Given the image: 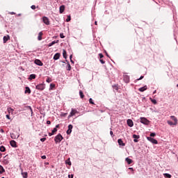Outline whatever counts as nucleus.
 I'll return each mask as SVG.
<instances>
[{
	"label": "nucleus",
	"mask_w": 178,
	"mask_h": 178,
	"mask_svg": "<svg viewBox=\"0 0 178 178\" xmlns=\"http://www.w3.org/2000/svg\"><path fill=\"white\" fill-rule=\"evenodd\" d=\"M62 140H63V136H62L60 134H58L54 138V141L56 144H58V143H60Z\"/></svg>",
	"instance_id": "nucleus-1"
},
{
	"label": "nucleus",
	"mask_w": 178,
	"mask_h": 178,
	"mask_svg": "<svg viewBox=\"0 0 178 178\" xmlns=\"http://www.w3.org/2000/svg\"><path fill=\"white\" fill-rule=\"evenodd\" d=\"M140 123H143V124H146V126H148L149 124V120L147 119L146 118L141 117L140 118Z\"/></svg>",
	"instance_id": "nucleus-2"
},
{
	"label": "nucleus",
	"mask_w": 178,
	"mask_h": 178,
	"mask_svg": "<svg viewBox=\"0 0 178 178\" xmlns=\"http://www.w3.org/2000/svg\"><path fill=\"white\" fill-rule=\"evenodd\" d=\"M35 88L40 91H43V90H45V85L43 83H40L35 86Z\"/></svg>",
	"instance_id": "nucleus-3"
},
{
	"label": "nucleus",
	"mask_w": 178,
	"mask_h": 178,
	"mask_svg": "<svg viewBox=\"0 0 178 178\" xmlns=\"http://www.w3.org/2000/svg\"><path fill=\"white\" fill-rule=\"evenodd\" d=\"M147 139L148 141H150V143H152V144H158V140L154 139L153 138L147 137Z\"/></svg>",
	"instance_id": "nucleus-4"
},
{
	"label": "nucleus",
	"mask_w": 178,
	"mask_h": 178,
	"mask_svg": "<svg viewBox=\"0 0 178 178\" xmlns=\"http://www.w3.org/2000/svg\"><path fill=\"white\" fill-rule=\"evenodd\" d=\"M77 113V110L72 108V111L68 116V118H72V116H74Z\"/></svg>",
	"instance_id": "nucleus-5"
},
{
	"label": "nucleus",
	"mask_w": 178,
	"mask_h": 178,
	"mask_svg": "<svg viewBox=\"0 0 178 178\" xmlns=\"http://www.w3.org/2000/svg\"><path fill=\"white\" fill-rule=\"evenodd\" d=\"M127 124L129 126V127H133L134 126V123L133 122V120L131 119L127 120Z\"/></svg>",
	"instance_id": "nucleus-6"
},
{
	"label": "nucleus",
	"mask_w": 178,
	"mask_h": 178,
	"mask_svg": "<svg viewBox=\"0 0 178 178\" xmlns=\"http://www.w3.org/2000/svg\"><path fill=\"white\" fill-rule=\"evenodd\" d=\"M42 20L44 24H47V26H49V19H48V17H43Z\"/></svg>",
	"instance_id": "nucleus-7"
},
{
	"label": "nucleus",
	"mask_w": 178,
	"mask_h": 178,
	"mask_svg": "<svg viewBox=\"0 0 178 178\" xmlns=\"http://www.w3.org/2000/svg\"><path fill=\"white\" fill-rule=\"evenodd\" d=\"M34 63H35V65H38V66H42L44 65L42 62L39 59L35 60Z\"/></svg>",
	"instance_id": "nucleus-8"
},
{
	"label": "nucleus",
	"mask_w": 178,
	"mask_h": 178,
	"mask_svg": "<svg viewBox=\"0 0 178 178\" xmlns=\"http://www.w3.org/2000/svg\"><path fill=\"white\" fill-rule=\"evenodd\" d=\"M10 145L11 147H13V148H17V144L16 143V141H15V140H11V141H10Z\"/></svg>",
	"instance_id": "nucleus-9"
},
{
	"label": "nucleus",
	"mask_w": 178,
	"mask_h": 178,
	"mask_svg": "<svg viewBox=\"0 0 178 178\" xmlns=\"http://www.w3.org/2000/svg\"><path fill=\"white\" fill-rule=\"evenodd\" d=\"M73 129V125L69 124L68 125V129L67 131V134H72V129Z\"/></svg>",
	"instance_id": "nucleus-10"
},
{
	"label": "nucleus",
	"mask_w": 178,
	"mask_h": 178,
	"mask_svg": "<svg viewBox=\"0 0 178 178\" xmlns=\"http://www.w3.org/2000/svg\"><path fill=\"white\" fill-rule=\"evenodd\" d=\"M9 40H10V36H9V35L4 36L3 37V43L6 44V42H8V41H9Z\"/></svg>",
	"instance_id": "nucleus-11"
},
{
	"label": "nucleus",
	"mask_w": 178,
	"mask_h": 178,
	"mask_svg": "<svg viewBox=\"0 0 178 178\" xmlns=\"http://www.w3.org/2000/svg\"><path fill=\"white\" fill-rule=\"evenodd\" d=\"M170 118L172 119V120H174V126H177V118L175 116V115H172L170 117Z\"/></svg>",
	"instance_id": "nucleus-12"
},
{
	"label": "nucleus",
	"mask_w": 178,
	"mask_h": 178,
	"mask_svg": "<svg viewBox=\"0 0 178 178\" xmlns=\"http://www.w3.org/2000/svg\"><path fill=\"white\" fill-rule=\"evenodd\" d=\"M133 138H134V142L137 143L138 141V139L140 138V135L134 134L133 135Z\"/></svg>",
	"instance_id": "nucleus-13"
},
{
	"label": "nucleus",
	"mask_w": 178,
	"mask_h": 178,
	"mask_svg": "<svg viewBox=\"0 0 178 178\" xmlns=\"http://www.w3.org/2000/svg\"><path fill=\"white\" fill-rule=\"evenodd\" d=\"M65 5H62L60 6L59 12L60 14L63 13L65 12Z\"/></svg>",
	"instance_id": "nucleus-14"
},
{
	"label": "nucleus",
	"mask_w": 178,
	"mask_h": 178,
	"mask_svg": "<svg viewBox=\"0 0 178 178\" xmlns=\"http://www.w3.org/2000/svg\"><path fill=\"white\" fill-rule=\"evenodd\" d=\"M59 58H60V53H56L54 56V60H58V59H59Z\"/></svg>",
	"instance_id": "nucleus-15"
},
{
	"label": "nucleus",
	"mask_w": 178,
	"mask_h": 178,
	"mask_svg": "<svg viewBox=\"0 0 178 178\" xmlns=\"http://www.w3.org/2000/svg\"><path fill=\"white\" fill-rule=\"evenodd\" d=\"M147 89H148V87H147V86H145L142 88H140L138 90L139 91H140V92H144V91H145Z\"/></svg>",
	"instance_id": "nucleus-16"
},
{
	"label": "nucleus",
	"mask_w": 178,
	"mask_h": 178,
	"mask_svg": "<svg viewBox=\"0 0 178 178\" xmlns=\"http://www.w3.org/2000/svg\"><path fill=\"white\" fill-rule=\"evenodd\" d=\"M118 143L119 145H121L122 147H124V145H126V144H124V143H123V140L122 139H118Z\"/></svg>",
	"instance_id": "nucleus-17"
},
{
	"label": "nucleus",
	"mask_w": 178,
	"mask_h": 178,
	"mask_svg": "<svg viewBox=\"0 0 178 178\" xmlns=\"http://www.w3.org/2000/svg\"><path fill=\"white\" fill-rule=\"evenodd\" d=\"M59 42V40H54L53 42H51V43H49L48 44V47H52V45H55V44H58Z\"/></svg>",
	"instance_id": "nucleus-18"
},
{
	"label": "nucleus",
	"mask_w": 178,
	"mask_h": 178,
	"mask_svg": "<svg viewBox=\"0 0 178 178\" xmlns=\"http://www.w3.org/2000/svg\"><path fill=\"white\" fill-rule=\"evenodd\" d=\"M125 161L128 165H131V163H133V160H131V159L126 158Z\"/></svg>",
	"instance_id": "nucleus-19"
},
{
	"label": "nucleus",
	"mask_w": 178,
	"mask_h": 178,
	"mask_svg": "<svg viewBox=\"0 0 178 178\" xmlns=\"http://www.w3.org/2000/svg\"><path fill=\"white\" fill-rule=\"evenodd\" d=\"M25 94H31V90H30V88L29 87L25 88Z\"/></svg>",
	"instance_id": "nucleus-20"
},
{
	"label": "nucleus",
	"mask_w": 178,
	"mask_h": 178,
	"mask_svg": "<svg viewBox=\"0 0 178 178\" xmlns=\"http://www.w3.org/2000/svg\"><path fill=\"white\" fill-rule=\"evenodd\" d=\"M42 35H43L42 32L39 33L38 36V40L39 41H41V40H42Z\"/></svg>",
	"instance_id": "nucleus-21"
},
{
	"label": "nucleus",
	"mask_w": 178,
	"mask_h": 178,
	"mask_svg": "<svg viewBox=\"0 0 178 178\" xmlns=\"http://www.w3.org/2000/svg\"><path fill=\"white\" fill-rule=\"evenodd\" d=\"M63 56L65 59L67 58V54L66 50L65 49L63 50Z\"/></svg>",
	"instance_id": "nucleus-22"
},
{
	"label": "nucleus",
	"mask_w": 178,
	"mask_h": 178,
	"mask_svg": "<svg viewBox=\"0 0 178 178\" xmlns=\"http://www.w3.org/2000/svg\"><path fill=\"white\" fill-rule=\"evenodd\" d=\"M0 151H1V152H5V151H6V147H5V146H3V145L1 146Z\"/></svg>",
	"instance_id": "nucleus-23"
},
{
	"label": "nucleus",
	"mask_w": 178,
	"mask_h": 178,
	"mask_svg": "<svg viewBox=\"0 0 178 178\" xmlns=\"http://www.w3.org/2000/svg\"><path fill=\"white\" fill-rule=\"evenodd\" d=\"M28 173H27V172H22V177H24V178H27L28 177Z\"/></svg>",
	"instance_id": "nucleus-24"
},
{
	"label": "nucleus",
	"mask_w": 178,
	"mask_h": 178,
	"mask_svg": "<svg viewBox=\"0 0 178 178\" xmlns=\"http://www.w3.org/2000/svg\"><path fill=\"white\" fill-rule=\"evenodd\" d=\"M164 177L165 178H172V175L170 174L164 173L163 174Z\"/></svg>",
	"instance_id": "nucleus-25"
},
{
	"label": "nucleus",
	"mask_w": 178,
	"mask_h": 178,
	"mask_svg": "<svg viewBox=\"0 0 178 178\" xmlns=\"http://www.w3.org/2000/svg\"><path fill=\"white\" fill-rule=\"evenodd\" d=\"M5 172V169L2 165H0V173L2 174Z\"/></svg>",
	"instance_id": "nucleus-26"
},
{
	"label": "nucleus",
	"mask_w": 178,
	"mask_h": 178,
	"mask_svg": "<svg viewBox=\"0 0 178 178\" xmlns=\"http://www.w3.org/2000/svg\"><path fill=\"white\" fill-rule=\"evenodd\" d=\"M29 79H30V80H33V79H35V74H31L29 76Z\"/></svg>",
	"instance_id": "nucleus-27"
},
{
	"label": "nucleus",
	"mask_w": 178,
	"mask_h": 178,
	"mask_svg": "<svg viewBox=\"0 0 178 178\" xmlns=\"http://www.w3.org/2000/svg\"><path fill=\"white\" fill-rule=\"evenodd\" d=\"M67 70H68L69 72H70V70H72V66L70 65V63H67Z\"/></svg>",
	"instance_id": "nucleus-28"
},
{
	"label": "nucleus",
	"mask_w": 178,
	"mask_h": 178,
	"mask_svg": "<svg viewBox=\"0 0 178 178\" xmlns=\"http://www.w3.org/2000/svg\"><path fill=\"white\" fill-rule=\"evenodd\" d=\"M70 159H68V160H67V161H65V163H66L67 165H69L70 166H71V165H72V162H70Z\"/></svg>",
	"instance_id": "nucleus-29"
},
{
	"label": "nucleus",
	"mask_w": 178,
	"mask_h": 178,
	"mask_svg": "<svg viewBox=\"0 0 178 178\" xmlns=\"http://www.w3.org/2000/svg\"><path fill=\"white\" fill-rule=\"evenodd\" d=\"M79 95L81 98H84V94L83 93V91L80 90L79 91Z\"/></svg>",
	"instance_id": "nucleus-30"
},
{
	"label": "nucleus",
	"mask_w": 178,
	"mask_h": 178,
	"mask_svg": "<svg viewBox=\"0 0 178 178\" xmlns=\"http://www.w3.org/2000/svg\"><path fill=\"white\" fill-rule=\"evenodd\" d=\"M150 101L151 102H152V104H154V105H156V100L152 98H150Z\"/></svg>",
	"instance_id": "nucleus-31"
},
{
	"label": "nucleus",
	"mask_w": 178,
	"mask_h": 178,
	"mask_svg": "<svg viewBox=\"0 0 178 178\" xmlns=\"http://www.w3.org/2000/svg\"><path fill=\"white\" fill-rule=\"evenodd\" d=\"M13 108H8V113H13Z\"/></svg>",
	"instance_id": "nucleus-32"
},
{
	"label": "nucleus",
	"mask_w": 178,
	"mask_h": 178,
	"mask_svg": "<svg viewBox=\"0 0 178 178\" xmlns=\"http://www.w3.org/2000/svg\"><path fill=\"white\" fill-rule=\"evenodd\" d=\"M28 109L31 111V116H33V108H31V106H27Z\"/></svg>",
	"instance_id": "nucleus-33"
},
{
	"label": "nucleus",
	"mask_w": 178,
	"mask_h": 178,
	"mask_svg": "<svg viewBox=\"0 0 178 178\" xmlns=\"http://www.w3.org/2000/svg\"><path fill=\"white\" fill-rule=\"evenodd\" d=\"M168 124L170 125V126H175V123H173L172 121H168Z\"/></svg>",
	"instance_id": "nucleus-34"
},
{
	"label": "nucleus",
	"mask_w": 178,
	"mask_h": 178,
	"mask_svg": "<svg viewBox=\"0 0 178 178\" xmlns=\"http://www.w3.org/2000/svg\"><path fill=\"white\" fill-rule=\"evenodd\" d=\"M70 20H72V17H70V15H69V16L67 17V18L66 19V22H70Z\"/></svg>",
	"instance_id": "nucleus-35"
},
{
	"label": "nucleus",
	"mask_w": 178,
	"mask_h": 178,
	"mask_svg": "<svg viewBox=\"0 0 178 178\" xmlns=\"http://www.w3.org/2000/svg\"><path fill=\"white\" fill-rule=\"evenodd\" d=\"M89 103L91 104L92 105L95 104L94 101L91 98L89 99Z\"/></svg>",
	"instance_id": "nucleus-36"
},
{
	"label": "nucleus",
	"mask_w": 178,
	"mask_h": 178,
	"mask_svg": "<svg viewBox=\"0 0 178 178\" xmlns=\"http://www.w3.org/2000/svg\"><path fill=\"white\" fill-rule=\"evenodd\" d=\"M57 131H58V129L56 128H54L51 133H53V134H55V133H56Z\"/></svg>",
	"instance_id": "nucleus-37"
},
{
	"label": "nucleus",
	"mask_w": 178,
	"mask_h": 178,
	"mask_svg": "<svg viewBox=\"0 0 178 178\" xmlns=\"http://www.w3.org/2000/svg\"><path fill=\"white\" fill-rule=\"evenodd\" d=\"M99 62H100L102 65H104V63H105V60H104V59H102V58H100Z\"/></svg>",
	"instance_id": "nucleus-38"
},
{
	"label": "nucleus",
	"mask_w": 178,
	"mask_h": 178,
	"mask_svg": "<svg viewBox=\"0 0 178 178\" xmlns=\"http://www.w3.org/2000/svg\"><path fill=\"white\" fill-rule=\"evenodd\" d=\"M50 88H51V90H52V88H55V84L51 83L50 84Z\"/></svg>",
	"instance_id": "nucleus-39"
},
{
	"label": "nucleus",
	"mask_w": 178,
	"mask_h": 178,
	"mask_svg": "<svg viewBox=\"0 0 178 178\" xmlns=\"http://www.w3.org/2000/svg\"><path fill=\"white\" fill-rule=\"evenodd\" d=\"M46 81H47V83H51V81H52V80L51 79V78H47Z\"/></svg>",
	"instance_id": "nucleus-40"
},
{
	"label": "nucleus",
	"mask_w": 178,
	"mask_h": 178,
	"mask_svg": "<svg viewBox=\"0 0 178 178\" xmlns=\"http://www.w3.org/2000/svg\"><path fill=\"white\" fill-rule=\"evenodd\" d=\"M155 136H156V134L155 133L150 134V137H155Z\"/></svg>",
	"instance_id": "nucleus-41"
},
{
	"label": "nucleus",
	"mask_w": 178,
	"mask_h": 178,
	"mask_svg": "<svg viewBox=\"0 0 178 178\" xmlns=\"http://www.w3.org/2000/svg\"><path fill=\"white\" fill-rule=\"evenodd\" d=\"M47 140V138H40V141L42 143H44V141H45Z\"/></svg>",
	"instance_id": "nucleus-42"
},
{
	"label": "nucleus",
	"mask_w": 178,
	"mask_h": 178,
	"mask_svg": "<svg viewBox=\"0 0 178 178\" xmlns=\"http://www.w3.org/2000/svg\"><path fill=\"white\" fill-rule=\"evenodd\" d=\"M99 56L100 59H102V58H104V54H99Z\"/></svg>",
	"instance_id": "nucleus-43"
},
{
	"label": "nucleus",
	"mask_w": 178,
	"mask_h": 178,
	"mask_svg": "<svg viewBox=\"0 0 178 178\" xmlns=\"http://www.w3.org/2000/svg\"><path fill=\"white\" fill-rule=\"evenodd\" d=\"M144 79V76H141L139 79H136L138 81L140 80H143Z\"/></svg>",
	"instance_id": "nucleus-44"
},
{
	"label": "nucleus",
	"mask_w": 178,
	"mask_h": 178,
	"mask_svg": "<svg viewBox=\"0 0 178 178\" xmlns=\"http://www.w3.org/2000/svg\"><path fill=\"white\" fill-rule=\"evenodd\" d=\"M60 38H65V36L63 35V33H60Z\"/></svg>",
	"instance_id": "nucleus-45"
},
{
	"label": "nucleus",
	"mask_w": 178,
	"mask_h": 178,
	"mask_svg": "<svg viewBox=\"0 0 178 178\" xmlns=\"http://www.w3.org/2000/svg\"><path fill=\"white\" fill-rule=\"evenodd\" d=\"M42 159H47V156L44 155L41 156Z\"/></svg>",
	"instance_id": "nucleus-46"
},
{
	"label": "nucleus",
	"mask_w": 178,
	"mask_h": 178,
	"mask_svg": "<svg viewBox=\"0 0 178 178\" xmlns=\"http://www.w3.org/2000/svg\"><path fill=\"white\" fill-rule=\"evenodd\" d=\"M31 9H33V10L35 9V5H33V6H31Z\"/></svg>",
	"instance_id": "nucleus-47"
},
{
	"label": "nucleus",
	"mask_w": 178,
	"mask_h": 178,
	"mask_svg": "<svg viewBox=\"0 0 178 178\" xmlns=\"http://www.w3.org/2000/svg\"><path fill=\"white\" fill-rule=\"evenodd\" d=\"M6 116L7 119H8L9 120H10V116L9 115H6Z\"/></svg>",
	"instance_id": "nucleus-48"
},
{
	"label": "nucleus",
	"mask_w": 178,
	"mask_h": 178,
	"mask_svg": "<svg viewBox=\"0 0 178 178\" xmlns=\"http://www.w3.org/2000/svg\"><path fill=\"white\" fill-rule=\"evenodd\" d=\"M74 176V175H68V177H69V178H73Z\"/></svg>",
	"instance_id": "nucleus-49"
},
{
	"label": "nucleus",
	"mask_w": 178,
	"mask_h": 178,
	"mask_svg": "<svg viewBox=\"0 0 178 178\" xmlns=\"http://www.w3.org/2000/svg\"><path fill=\"white\" fill-rule=\"evenodd\" d=\"M110 134H111V137H113V131H111Z\"/></svg>",
	"instance_id": "nucleus-50"
},
{
	"label": "nucleus",
	"mask_w": 178,
	"mask_h": 178,
	"mask_svg": "<svg viewBox=\"0 0 178 178\" xmlns=\"http://www.w3.org/2000/svg\"><path fill=\"white\" fill-rule=\"evenodd\" d=\"M47 124H51V121L47 120Z\"/></svg>",
	"instance_id": "nucleus-51"
},
{
	"label": "nucleus",
	"mask_w": 178,
	"mask_h": 178,
	"mask_svg": "<svg viewBox=\"0 0 178 178\" xmlns=\"http://www.w3.org/2000/svg\"><path fill=\"white\" fill-rule=\"evenodd\" d=\"M54 134H53L52 132L51 133H49V137H51V136H54Z\"/></svg>",
	"instance_id": "nucleus-52"
},
{
	"label": "nucleus",
	"mask_w": 178,
	"mask_h": 178,
	"mask_svg": "<svg viewBox=\"0 0 178 178\" xmlns=\"http://www.w3.org/2000/svg\"><path fill=\"white\" fill-rule=\"evenodd\" d=\"M129 170H131L132 172H134V169H133V168H129Z\"/></svg>",
	"instance_id": "nucleus-53"
},
{
	"label": "nucleus",
	"mask_w": 178,
	"mask_h": 178,
	"mask_svg": "<svg viewBox=\"0 0 178 178\" xmlns=\"http://www.w3.org/2000/svg\"><path fill=\"white\" fill-rule=\"evenodd\" d=\"M10 15H16V13H15V12H11L10 13Z\"/></svg>",
	"instance_id": "nucleus-54"
},
{
	"label": "nucleus",
	"mask_w": 178,
	"mask_h": 178,
	"mask_svg": "<svg viewBox=\"0 0 178 178\" xmlns=\"http://www.w3.org/2000/svg\"><path fill=\"white\" fill-rule=\"evenodd\" d=\"M72 58H73V55L71 54V55L70 56V59L72 60Z\"/></svg>",
	"instance_id": "nucleus-55"
},
{
	"label": "nucleus",
	"mask_w": 178,
	"mask_h": 178,
	"mask_svg": "<svg viewBox=\"0 0 178 178\" xmlns=\"http://www.w3.org/2000/svg\"><path fill=\"white\" fill-rule=\"evenodd\" d=\"M56 129H59V124L56 125Z\"/></svg>",
	"instance_id": "nucleus-56"
},
{
	"label": "nucleus",
	"mask_w": 178,
	"mask_h": 178,
	"mask_svg": "<svg viewBox=\"0 0 178 178\" xmlns=\"http://www.w3.org/2000/svg\"><path fill=\"white\" fill-rule=\"evenodd\" d=\"M71 63H74V61H73L72 59L70 60Z\"/></svg>",
	"instance_id": "nucleus-57"
},
{
	"label": "nucleus",
	"mask_w": 178,
	"mask_h": 178,
	"mask_svg": "<svg viewBox=\"0 0 178 178\" xmlns=\"http://www.w3.org/2000/svg\"><path fill=\"white\" fill-rule=\"evenodd\" d=\"M153 94H156V90H154Z\"/></svg>",
	"instance_id": "nucleus-58"
},
{
	"label": "nucleus",
	"mask_w": 178,
	"mask_h": 178,
	"mask_svg": "<svg viewBox=\"0 0 178 178\" xmlns=\"http://www.w3.org/2000/svg\"><path fill=\"white\" fill-rule=\"evenodd\" d=\"M95 24L97 26V22H95Z\"/></svg>",
	"instance_id": "nucleus-59"
},
{
	"label": "nucleus",
	"mask_w": 178,
	"mask_h": 178,
	"mask_svg": "<svg viewBox=\"0 0 178 178\" xmlns=\"http://www.w3.org/2000/svg\"><path fill=\"white\" fill-rule=\"evenodd\" d=\"M106 56L109 57V55L108 54V53H106Z\"/></svg>",
	"instance_id": "nucleus-60"
},
{
	"label": "nucleus",
	"mask_w": 178,
	"mask_h": 178,
	"mask_svg": "<svg viewBox=\"0 0 178 178\" xmlns=\"http://www.w3.org/2000/svg\"><path fill=\"white\" fill-rule=\"evenodd\" d=\"M1 131L2 133H3V129H1Z\"/></svg>",
	"instance_id": "nucleus-61"
},
{
	"label": "nucleus",
	"mask_w": 178,
	"mask_h": 178,
	"mask_svg": "<svg viewBox=\"0 0 178 178\" xmlns=\"http://www.w3.org/2000/svg\"><path fill=\"white\" fill-rule=\"evenodd\" d=\"M116 90H118V87H116Z\"/></svg>",
	"instance_id": "nucleus-62"
},
{
	"label": "nucleus",
	"mask_w": 178,
	"mask_h": 178,
	"mask_svg": "<svg viewBox=\"0 0 178 178\" xmlns=\"http://www.w3.org/2000/svg\"><path fill=\"white\" fill-rule=\"evenodd\" d=\"M1 178H5V177H1Z\"/></svg>",
	"instance_id": "nucleus-63"
}]
</instances>
